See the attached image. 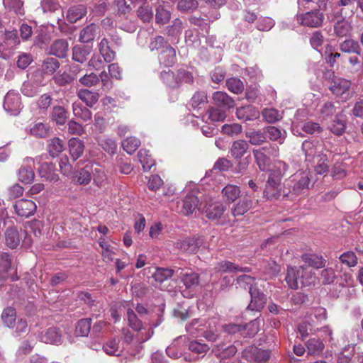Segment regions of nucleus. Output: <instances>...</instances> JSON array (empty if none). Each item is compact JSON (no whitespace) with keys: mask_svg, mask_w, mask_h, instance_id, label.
Wrapping results in <instances>:
<instances>
[{"mask_svg":"<svg viewBox=\"0 0 363 363\" xmlns=\"http://www.w3.org/2000/svg\"><path fill=\"white\" fill-rule=\"evenodd\" d=\"M313 183L312 174L309 170H299L284 181V197L290 200L303 195Z\"/></svg>","mask_w":363,"mask_h":363,"instance_id":"1","label":"nucleus"},{"mask_svg":"<svg viewBox=\"0 0 363 363\" xmlns=\"http://www.w3.org/2000/svg\"><path fill=\"white\" fill-rule=\"evenodd\" d=\"M216 320H211L210 323H208V328L206 324H203V320L195 319L192 320L191 323H189L186 326V330L191 335L196 334L197 332H202L203 337L209 340V341H216L218 338L217 330L216 328Z\"/></svg>","mask_w":363,"mask_h":363,"instance_id":"2","label":"nucleus"},{"mask_svg":"<svg viewBox=\"0 0 363 363\" xmlns=\"http://www.w3.org/2000/svg\"><path fill=\"white\" fill-rule=\"evenodd\" d=\"M323 21V13L317 9L296 15L297 23L309 28L320 27Z\"/></svg>","mask_w":363,"mask_h":363,"instance_id":"3","label":"nucleus"},{"mask_svg":"<svg viewBox=\"0 0 363 363\" xmlns=\"http://www.w3.org/2000/svg\"><path fill=\"white\" fill-rule=\"evenodd\" d=\"M351 82L350 80L339 78L333 82L330 86V90L342 101H346L353 96L350 91Z\"/></svg>","mask_w":363,"mask_h":363,"instance_id":"4","label":"nucleus"},{"mask_svg":"<svg viewBox=\"0 0 363 363\" xmlns=\"http://www.w3.org/2000/svg\"><path fill=\"white\" fill-rule=\"evenodd\" d=\"M226 206L218 201H209L204 207V213L208 219L218 221L224 215Z\"/></svg>","mask_w":363,"mask_h":363,"instance_id":"5","label":"nucleus"},{"mask_svg":"<svg viewBox=\"0 0 363 363\" xmlns=\"http://www.w3.org/2000/svg\"><path fill=\"white\" fill-rule=\"evenodd\" d=\"M4 108L9 114L18 115L22 108L19 94L14 91H9L4 98Z\"/></svg>","mask_w":363,"mask_h":363,"instance_id":"6","label":"nucleus"},{"mask_svg":"<svg viewBox=\"0 0 363 363\" xmlns=\"http://www.w3.org/2000/svg\"><path fill=\"white\" fill-rule=\"evenodd\" d=\"M284 184L281 187V182L268 178L263 191V196L268 200H277L284 196Z\"/></svg>","mask_w":363,"mask_h":363,"instance_id":"7","label":"nucleus"},{"mask_svg":"<svg viewBox=\"0 0 363 363\" xmlns=\"http://www.w3.org/2000/svg\"><path fill=\"white\" fill-rule=\"evenodd\" d=\"M37 208L36 204L29 199H20L13 205L15 213L21 217L28 218L33 215Z\"/></svg>","mask_w":363,"mask_h":363,"instance_id":"8","label":"nucleus"},{"mask_svg":"<svg viewBox=\"0 0 363 363\" xmlns=\"http://www.w3.org/2000/svg\"><path fill=\"white\" fill-rule=\"evenodd\" d=\"M202 237L188 238L177 242V247L184 252L193 254L197 252L199 247L203 244Z\"/></svg>","mask_w":363,"mask_h":363,"instance_id":"9","label":"nucleus"},{"mask_svg":"<svg viewBox=\"0 0 363 363\" xmlns=\"http://www.w3.org/2000/svg\"><path fill=\"white\" fill-rule=\"evenodd\" d=\"M302 150L308 162L314 161L318 154H323V145L318 141L305 140L302 144Z\"/></svg>","mask_w":363,"mask_h":363,"instance_id":"10","label":"nucleus"},{"mask_svg":"<svg viewBox=\"0 0 363 363\" xmlns=\"http://www.w3.org/2000/svg\"><path fill=\"white\" fill-rule=\"evenodd\" d=\"M251 302L247 308L252 311H259L264 306L267 302L266 296L261 291L259 285L256 288H251L250 292Z\"/></svg>","mask_w":363,"mask_h":363,"instance_id":"11","label":"nucleus"},{"mask_svg":"<svg viewBox=\"0 0 363 363\" xmlns=\"http://www.w3.org/2000/svg\"><path fill=\"white\" fill-rule=\"evenodd\" d=\"M39 339L41 342L47 344L60 345L62 342V332L57 328H50L41 333Z\"/></svg>","mask_w":363,"mask_h":363,"instance_id":"12","label":"nucleus"},{"mask_svg":"<svg viewBox=\"0 0 363 363\" xmlns=\"http://www.w3.org/2000/svg\"><path fill=\"white\" fill-rule=\"evenodd\" d=\"M23 234L25 235V238H28L26 232H23L22 234L20 235L16 228H8L4 233L6 246L11 249L16 248L20 244L21 238Z\"/></svg>","mask_w":363,"mask_h":363,"instance_id":"13","label":"nucleus"},{"mask_svg":"<svg viewBox=\"0 0 363 363\" xmlns=\"http://www.w3.org/2000/svg\"><path fill=\"white\" fill-rule=\"evenodd\" d=\"M38 174L44 180L51 182H57L59 179L55 166L52 163L45 162L42 164L38 169Z\"/></svg>","mask_w":363,"mask_h":363,"instance_id":"14","label":"nucleus"},{"mask_svg":"<svg viewBox=\"0 0 363 363\" xmlns=\"http://www.w3.org/2000/svg\"><path fill=\"white\" fill-rule=\"evenodd\" d=\"M236 116L240 120L253 121L259 117V111L251 105L244 106L237 108Z\"/></svg>","mask_w":363,"mask_h":363,"instance_id":"15","label":"nucleus"},{"mask_svg":"<svg viewBox=\"0 0 363 363\" xmlns=\"http://www.w3.org/2000/svg\"><path fill=\"white\" fill-rule=\"evenodd\" d=\"M199 199L194 194H187L182 201L181 213L185 216L192 214L199 206Z\"/></svg>","mask_w":363,"mask_h":363,"instance_id":"16","label":"nucleus"},{"mask_svg":"<svg viewBox=\"0 0 363 363\" xmlns=\"http://www.w3.org/2000/svg\"><path fill=\"white\" fill-rule=\"evenodd\" d=\"M303 273H304V270L303 269H300V267L298 268H288L287 274L286 277V281L287 282L290 288L296 289L299 287V285L301 284V274Z\"/></svg>","mask_w":363,"mask_h":363,"instance_id":"17","label":"nucleus"},{"mask_svg":"<svg viewBox=\"0 0 363 363\" xmlns=\"http://www.w3.org/2000/svg\"><path fill=\"white\" fill-rule=\"evenodd\" d=\"M159 61L161 65L165 67H171L176 62V51L170 45H166L159 55Z\"/></svg>","mask_w":363,"mask_h":363,"instance_id":"18","label":"nucleus"},{"mask_svg":"<svg viewBox=\"0 0 363 363\" xmlns=\"http://www.w3.org/2000/svg\"><path fill=\"white\" fill-rule=\"evenodd\" d=\"M69 50V44L66 40L59 39L55 40L50 46V53L57 57H66Z\"/></svg>","mask_w":363,"mask_h":363,"instance_id":"19","label":"nucleus"},{"mask_svg":"<svg viewBox=\"0 0 363 363\" xmlns=\"http://www.w3.org/2000/svg\"><path fill=\"white\" fill-rule=\"evenodd\" d=\"M288 169L289 166L284 162L278 160L275 162L273 169L270 170L268 178L281 182Z\"/></svg>","mask_w":363,"mask_h":363,"instance_id":"20","label":"nucleus"},{"mask_svg":"<svg viewBox=\"0 0 363 363\" xmlns=\"http://www.w3.org/2000/svg\"><path fill=\"white\" fill-rule=\"evenodd\" d=\"M12 259L7 252L0 253V281L6 279L9 277V272L11 269Z\"/></svg>","mask_w":363,"mask_h":363,"instance_id":"21","label":"nucleus"},{"mask_svg":"<svg viewBox=\"0 0 363 363\" xmlns=\"http://www.w3.org/2000/svg\"><path fill=\"white\" fill-rule=\"evenodd\" d=\"M180 278L186 289L194 290L199 284V275L196 272H182Z\"/></svg>","mask_w":363,"mask_h":363,"instance_id":"22","label":"nucleus"},{"mask_svg":"<svg viewBox=\"0 0 363 363\" xmlns=\"http://www.w3.org/2000/svg\"><path fill=\"white\" fill-rule=\"evenodd\" d=\"M29 132L34 137L45 138L49 135L50 126L47 123L35 122L30 125Z\"/></svg>","mask_w":363,"mask_h":363,"instance_id":"23","label":"nucleus"},{"mask_svg":"<svg viewBox=\"0 0 363 363\" xmlns=\"http://www.w3.org/2000/svg\"><path fill=\"white\" fill-rule=\"evenodd\" d=\"M245 195H247L246 194ZM253 201L245 196L240 200L232 208V213L234 216L244 215L253 206Z\"/></svg>","mask_w":363,"mask_h":363,"instance_id":"24","label":"nucleus"},{"mask_svg":"<svg viewBox=\"0 0 363 363\" xmlns=\"http://www.w3.org/2000/svg\"><path fill=\"white\" fill-rule=\"evenodd\" d=\"M214 104L220 107L226 108H233L235 106L233 99L226 93L223 91H216L213 94Z\"/></svg>","mask_w":363,"mask_h":363,"instance_id":"25","label":"nucleus"},{"mask_svg":"<svg viewBox=\"0 0 363 363\" xmlns=\"http://www.w3.org/2000/svg\"><path fill=\"white\" fill-rule=\"evenodd\" d=\"M91 167L86 166L79 171L74 172L72 177V181L80 185L88 184L91 179Z\"/></svg>","mask_w":363,"mask_h":363,"instance_id":"26","label":"nucleus"},{"mask_svg":"<svg viewBox=\"0 0 363 363\" xmlns=\"http://www.w3.org/2000/svg\"><path fill=\"white\" fill-rule=\"evenodd\" d=\"M255 162L260 171H265L270 164V158L262 147L252 150Z\"/></svg>","mask_w":363,"mask_h":363,"instance_id":"27","label":"nucleus"},{"mask_svg":"<svg viewBox=\"0 0 363 363\" xmlns=\"http://www.w3.org/2000/svg\"><path fill=\"white\" fill-rule=\"evenodd\" d=\"M226 118L225 112L220 108H211L202 116L203 121L208 123L223 121Z\"/></svg>","mask_w":363,"mask_h":363,"instance_id":"28","label":"nucleus"},{"mask_svg":"<svg viewBox=\"0 0 363 363\" xmlns=\"http://www.w3.org/2000/svg\"><path fill=\"white\" fill-rule=\"evenodd\" d=\"M302 260L308 266L315 269H320L325 267L326 261L322 256L315 254H305L302 257Z\"/></svg>","mask_w":363,"mask_h":363,"instance_id":"29","label":"nucleus"},{"mask_svg":"<svg viewBox=\"0 0 363 363\" xmlns=\"http://www.w3.org/2000/svg\"><path fill=\"white\" fill-rule=\"evenodd\" d=\"M240 192L239 186L233 184H228L223 189L222 195L226 201L233 203L240 197Z\"/></svg>","mask_w":363,"mask_h":363,"instance_id":"30","label":"nucleus"},{"mask_svg":"<svg viewBox=\"0 0 363 363\" xmlns=\"http://www.w3.org/2000/svg\"><path fill=\"white\" fill-rule=\"evenodd\" d=\"M77 96L89 107H92L98 101L99 98V95L97 92H93L85 89L79 90L77 93Z\"/></svg>","mask_w":363,"mask_h":363,"instance_id":"31","label":"nucleus"},{"mask_svg":"<svg viewBox=\"0 0 363 363\" xmlns=\"http://www.w3.org/2000/svg\"><path fill=\"white\" fill-rule=\"evenodd\" d=\"M352 30L351 23L342 19L337 21L334 25V33L338 37H345L350 35Z\"/></svg>","mask_w":363,"mask_h":363,"instance_id":"32","label":"nucleus"},{"mask_svg":"<svg viewBox=\"0 0 363 363\" xmlns=\"http://www.w3.org/2000/svg\"><path fill=\"white\" fill-rule=\"evenodd\" d=\"M248 147L249 145L247 141L243 140H236L232 145L231 155L234 158L240 159L245 154Z\"/></svg>","mask_w":363,"mask_h":363,"instance_id":"33","label":"nucleus"},{"mask_svg":"<svg viewBox=\"0 0 363 363\" xmlns=\"http://www.w3.org/2000/svg\"><path fill=\"white\" fill-rule=\"evenodd\" d=\"M72 111L75 117L83 121H87L91 118V112L90 110L84 107L79 102H74L72 104Z\"/></svg>","mask_w":363,"mask_h":363,"instance_id":"34","label":"nucleus"},{"mask_svg":"<svg viewBox=\"0 0 363 363\" xmlns=\"http://www.w3.org/2000/svg\"><path fill=\"white\" fill-rule=\"evenodd\" d=\"M69 152L74 160L81 157L84 152V145L78 138H72L69 140Z\"/></svg>","mask_w":363,"mask_h":363,"instance_id":"35","label":"nucleus"},{"mask_svg":"<svg viewBox=\"0 0 363 363\" xmlns=\"http://www.w3.org/2000/svg\"><path fill=\"white\" fill-rule=\"evenodd\" d=\"M86 13L84 5H77L71 7L67 13V18L70 23H75L81 19Z\"/></svg>","mask_w":363,"mask_h":363,"instance_id":"36","label":"nucleus"},{"mask_svg":"<svg viewBox=\"0 0 363 363\" xmlns=\"http://www.w3.org/2000/svg\"><path fill=\"white\" fill-rule=\"evenodd\" d=\"M340 50L347 53H354L358 55H362V48L359 43L352 39L344 40L340 44Z\"/></svg>","mask_w":363,"mask_h":363,"instance_id":"37","label":"nucleus"},{"mask_svg":"<svg viewBox=\"0 0 363 363\" xmlns=\"http://www.w3.org/2000/svg\"><path fill=\"white\" fill-rule=\"evenodd\" d=\"M313 162H316L314 170L317 174L322 175L328 172L330 166L326 155L318 154Z\"/></svg>","mask_w":363,"mask_h":363,"instance_id":"38","label":"nucleus"},{"mask_svg":"<svg viewBox=\"0 0 363 363\" xmlns=\"http://www.w3.org/2000/svg\"><path fill=\"white\" fill-rule=\"evenodd\" d=\"M1 319L6 326L14 328L16 320V310L12 307L6 308L2 312Z\"/></svg>","mask_w":363,"mask_h":363,"instance_id":"39","label":"nucleus"},{"mask_svg":"<svg viewBox=\"0 0 363 363\" xmlns=\"http://www.w3.org/2000/svg\"><path fill=\"white\" fill-rule=\"evenodd\" d=\"M237 284L238 287L248 289L250 292L251 288H256L259 284V281H256L255 279L250 275H242L238 277Z\"/></svg>","mask_w":363,"mask_h":363,"instance_id":"40","label":"nucleus"},{"mask_svg":"<svg viewBox=\"0 0 363 363\" xmlns=\"http://www.w3.org/2000/svg\"><path fill=\"white\" fill-rule=\"evenodd\" d=\"M306 345L308 354L312 355L320 354L325 347L323 342L318 338L309 339Z\"/></svg>","mask_w":363,"mask_h":363,"instance_id":"41","label":"nucleus"},{"mask_svg":"<svg viewBox=\"0 0 363 363\" xmlns=\"http://www.w3.org/2000/svg\"><path fill=\"white\" fill-rule=\"evenodd\" d=\"M97 29L98 27L94 23H91L85 27L80 33V41L82 43H89L93 40L96 34Z\"/></svg>","mask_w":363,"mask_h":363,"instance_id":"42","label":"nucleus"},{"mask_svg":"<svg viewBox=\"0 0 363 363\" xmlns=\"http://www.w3.org/2000/svg\"><path fill=\"white\" fill-rule=\"evenodd\" d=\"M91 327V318H82L77 322L75 328V334L77 336L85 337L90 332Z\"/></svg>","mask_w":363,"mask_h":363,"instance_id":"43","label":"nucleus"},{"mask_svg":"<svg viewBox=\"0 0 363 363\" xmlns=\"http://www.w3.org/2000/svg\"><path fill=\"white\" fill-rule=\"evenodd\" d=\"M48 150L52 157L59 155L64 150V144L62 140L58 138H54L48 141Z\"/></svg>","mask_w":363,"mask_h":363,"instance_id":"44","label":"nucleus"},{"mask_svg":"<svg viewBox=\"0 0 363 363\" xmlns=\"http://www.w3.org/2000/svg\"><path fill=\"white\" fill-rule=\"evenodd\" d=\"M247 268H245L243 271L247 272ZM214 269L216 270V272L221 273L242 271V268H240L235 264L225 260L218 262L215 267Z\"/></svg>","mask_w":363,"mask_h":363,"instance_id":"45","label":"nucleus"},{"mask_svg":"<svg viewBox=\"0 0 363 363\" xmlns=\"http://www.w3.org/2000/svg\"><path fill=\"white\" fill-rule=\"evenodd\" d=\"M170 17V11L166 9L164 3L162 4H159L156 8V22L162 25L165 24L169 22Z\"/></svg>","mask_w":363,"mask_h":363,"instance_id":"46","label":"nucleus"},{"mask_svg":"<svg viewBox=\"0 0 363 363\" xmlns=\"http://www.w3.org/2000/svg\"><path fill=\"white\" fill-rule=\"evenodd\" d=\"M329 128L334 134L337 135H342L346 128L345 120L341 116H336Z\"/></svg>","mask_w":363,"mask_h":363,"instance_id":"47","label":"nucleus"},{"mask_svg":"<svg viewBox=\"0 0 363 363\" xmlns=\"http://www.w3.org/2000/svg\"><path fill=\"white\" fill-rule=\"evenodd\" d=\"M161 78L163 82L171 88H177L179 86L178 72L175 74L170 71H164L161 73Z\"/></svg>","mask_w":363,"mask_h":363,"instance_id":"48","label":"nucleus"},{"mask_svg":"<svg viewBox=\"0 0 363 363\" xmlns=\"http://www.w3.org/2000/svg\"><path fill=\"white\" fill-rule=\"evenodd\" d=\"M138 157L144 171L150 170L155 164L154 160L149 155L148 150L141 149L138 152Z\"/></svg>","mask_w":363,"mask_h":363,"instance_id":"49","label":"nucleus"},{"mask_svg":"<svg viewBox=\"0 0 363 363\" xmlns=\"http://www.w3.org/2000/svg\"><path fill=\"white\" fill-rule=\"evenodd\" d=\"M340 262L345 264L347 267L351 268L357 266L358 263V258L353 251H346L343 252L340 257Z\"/></svg>","mask_w":363,"mask_h":363,"instance_id":"50","label":"nucleus"},{"mask_svg":"<svg viewBox=\"0 0 363 363\" xmlns=\"http://www.w3.org/2000/svg\"><path fill=\"white\" fill-rule=\"evenodd\" d=\"M4 40L6 46L1 44L0 49L3 50L11 49L19 43L16 30L8 31L5 33Z\"/></svg>","mask_w":363,"mask_h":363,"instance_id":"51","label":"nucleus"},{"mask_svg":"<svg viewBox=\"0 0 363 363\" xmlns=\"http://www.w3.org/2000/svg\"><path fill=\"white\" fill-rule=\"evenodd\" d=\"M99 145L107 152L114 154L117 149L116 141L107 136H101L98 140Z\"/></svg>","mask_w":363,"mask_h":363,"instance_id":"52","label":"nucleus"},{"mask_svg":"<svg viewBox=\"0 0 363 363\" xmlns=\"http://www.w3.org/2000/svg\"><path fill=\"white\" fill-rule=\"evenodd\" d=\"M52 118L58 125H63L67 119V113L62 106H54L52 111Z\"/></svg>","mask_w":363,"mask_h":363,"instance_id":"53","label":"nucleus"},{"mask_svg":"<svg viewBox=\"0 0 363 363\" xmlns=\"http://www.w3.org/2000/svg\"><path fill=\"white\" fill-rule=\"evenodd\" d=\"M89 54V50L84 46L76 45L73 48L72 59L78 62L83 63L86 60Z\"/></svg>","mask_w":363,"mask_h":363,"instance_id":"54","label":"nucleus"},{"mask_svg":"<svg viewBox=\"0 0 363 363\" xmlns=\"http://www.w3.org/2000/svg\"><path fill=\"white\" fill-rule=\"evenodd\" d=\"M127 320L128 325L135 331H140L143 328L142 321L138 318L133 309L127 308Z\"/></svg>","mask_w":363,"mask_h":363,"instance_id":"55","label":"nucleus"},{"mask_svg":"<svg viewBox=\"0 0 363 363\" xmlns=\"http://www.w3.org/2000/svg\"><path fill=\"white\" fill-rule=\"evenodd\" d=\"M5 8L9 11H13L18 15H23V1L21 0H3Z\"/></svg>","mask_w":363,"mask_h":363,"instance_id":"56","label":"nucleus"},{"mask_svg":"<svg viewBox=\"0 0 363 363\" xmlns=\"http://www.w3.org/2000/svg\"><path fill=\"white\" fill-rule=\"evenodd\" d=\"M140 145V141L135 137L127 138L122 142L123 150L128 154H133Z\"/></svg>","mask_w":363,"mask_h":363,"instance_id":"57","label":"nucleus"},{"mask_svg":"<svg viewBox=\"0 0 363 363\" xmlns=\"http://www.w3.org/2000/svg\"><path fill=\"white\" fill-rule=\"evenodd\" d=\"M174 274V270L169 268H156L152 274V277L157 282H163L169 278H171Z\"/></svg>","mask_w":363,"mask_h":363,"instance_id":"58","label":"nucleus"},{"mask_svg":"<svg viewBox=\"0 0 363 363\" xmlns=\"http://www.w3.org/2000/svg\"><path fill=\"white\" fill-rule=\"evenodd\" d=\"M35 178V174L30 167H22L18 171V179L24 184L31 183Z\"/></svg>","mask_w":363,"mask_h":363,"instance_id":"59","label":"nucleus"},{"mask_svg":"<svg viewBox=\"0 0 363 363\" xmlns=\"http://www.w3.org/2000/svg\"><path fill=\"white\" fill-rule=\"evenodd\" d=\"M300 269H303L304 270V273L301 274L300 283L301 286H308L315 281V274L309 267L301 266Z\"/></svg>","mask_w":363,"mask_h":363,"instance_id":"60","label":"nucleus"},{"mask_svg":"<svg viewBox=\"0 0 363 363\" xmlns=\"http://www.w3.org/2000/svg\"><path fill=\"white\" fill-rule=\"evenodd\" d=\"M21 90L23 95L28 97H33L38 93L39 86L29 80L23 84Z\"/></svg>","mask_w":363,"mask_h":363,"instance_id":"61","label":"nucleus"},{"mask_svg":"<svg viewBox=\"0 0 363 363\" xmlns=\"http://www.w3.org/2000/svg\"><path fill=\"white\" fill-rule=\"evenodd\" d=\"M262 116L266 121L274 123L282 118L281 113L274 108H265L262 111Z\"/></svg>","mask_w":363,"mask_h":363,"instance_id":"62","label":"nucleus"},{"mask_svg":"<svg viewBox=\"0 0 363 363\" xmlns=\"http://www.w3.org/2000/svg\"><path fill=\"white\" fill-rule=\"evenodd\" d=\"M266 133L270 140L274 141H279L282 143L285 138V132L282 133L281 130L275 126H269L267 128Z\"/></svg>","mask_w":363,"mask_h":363,"instance_id":"63","label":"nucleus"},{"mask_svg":"<svg viewBox=\"0 0 363 363\" xmlns=\"http://www.w3.org/2000/svg\"><path fill=\"white\" fill-rule=\"evenodd\" d=\"M228 89L233 93L240 94L244 89V86L240 79L233 77L230 78L226 82Z\"/></svg>","mask_w":363,"mask_h":363,"instance_id":"64","label":"nucleus"}]
</instances>
